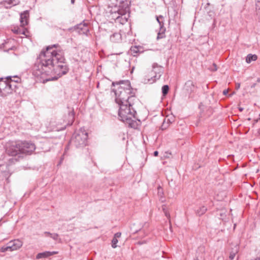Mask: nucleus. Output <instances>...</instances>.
<instances>
[{
  "mask_svg": "<svg viewBox=\"0 0 260 260\" xmlns=\"http://www.w3.org/2000/svg\"><path fill=\"white\" fill-rule=\"evenodd\" d=\"M239 247L237 245H236L234 248V249L230 252L229 258L231 260H233L235 257L236 254L238 252Z\"/></svg>",
  "mask_w": 260,
  "mask_h": 260,
  "instance_id": "dca6fc26",
  "label": "nucleus"
},
{
  "mask_svg": "<svg viewBox=\"0 0 260 260\" xmlns=\"http://www.w3.org/2000/svg\"><path fill=\"white\" fill-rule=\"evenodd\" d=\"M69 116L71 118V121H73L74 119V113L73 112H70L69 114Z\"/></svg>",
  "mask_w": 260,
  "mask_h": 260,
  "instance_id": "c85d7f7f",
  "label": "nucleus"
},
{
  "mask_svg": "<svg viewBox=\"0 0 260 260\" xmlns=\"http://www.w3.org/2000/svg\"><path fill=\"white\" fill-rule=\"evenodd\" d=\"M257 57L255 54H249L246 58V61L247 63H250L251 61H255L257 59Z\"/></svg>",
  "mask_w": 260,
  "mask_h": 260,
  "instance_id": "f3484780",
  "label": "nucleus"
},
{
  "mask_svg": "<svg viewBox=\"0 0 260 260\" xmlns=\"http://www.w3.org/2000/svg\"><path fill=\"white\" fill-rule=\"evenodd\" d=\"M228 89H225L223 91V94L225 95H227L228 93Z\"/></svg>",
  "mask_w": 260,
  "mask_h": 260,
  "instance_id": "c756f323",
  "label": "nucleus"
},
{
  "mask_svg": "<svg viewBox=\"0 0 260 260\" xmlns=\"http://www.w3.org/2000/svg\"><path fill=\"white\" fill-rule=\"evenodd\" d=\"M21 154H31L36 149L35 145L30 142L21 141Z\"/></svg>",
  "mask_w": 260,
  "mask_h": 260,
  "instance_id": "1a4fd4ad",
  "label": "nucleus"
},
{
  "mask_svg": "<svg viewBox=\"0 0 260 260\" xmlns=\"http://www.w3.org/2000/svg\"><path fill=\"white\" fill-rule=\"evenodd\" d=\"M162 190V188L160 187H158V192L160 191V190Z\"/></svg>",
  "mask_w": 260,
  "mask_h": 260,
  "instance_id": "c9c22d12",
  "label": "nucleus"
},
{
  "mask_svg": "<svg viewBox=\"0 0 260 260\" xmlns=\"http://www.w3.org/2000/svg\"><path fill=\"white\" fill-rule=\"evenodd\" d=\"M21 141L9 142L6 145V152L13 156L21 154Z\"/></svg>",
  "mask_w": 260,
  "mask_h": 260,
  "instance_id": "0eeeda50",
  "label": "nucleus"
},
{
  "mask_svg": "<svg viewBox=\"0 0 260 260\" xmlns=\"http://www.w3.org/2000/svg\"><path fill=\"white\" fill-rule=\"evenodd\" d=\"M256 5L257 8H258V9H260V1H257Z\"/></svg>",
  "mask_w": 260,
  "mask_h": 260,
  "instance_id": "7c9ffc66",
  "label": "nucleus"
},
{
  "mask_svg": "<svg viewBox=\"0 0 260 260\" xmlns=\"http://www.w3.org/2000/svg\"><path fill=\"white\" fill-rule=\"evenodd\" d=\"M256 86V84L255 83H254L252 85H251V88H254L255 87V86Z\"/></svg>",
  "mask_w": 260,
  "mask_h": 260,
  "instance_id": "72a5a7b5",
  "label": "nucleus"
},
{
  "mask_svg": "<svg viewBox=\"0 0 260 260\" xmlns=\"http://www.w3.org/2000/svg\"><path fill=\"white\" fill-rule=\"evenodd\" d=\"M158 151H154V156H157V155H158Z\"/></svg>",
  "mask_w": 260,
  "mask_h": 260,
  "instance_id": "2f4dec72",
  "label": "nucleus"
},
{
  "mask_svg": "<svg viewBox=\"0 0 260 260\" xmlns=\"http://www.w3.org/2000/svg\"><path fill=\"white\" fill-rule=\"evenodd\" d=\"M116 85V88L113 89V90L115 93L116 103L121 104L134 102L136 99L134 96L135 92L132 88L129 81L122 82Z\"/></svg>",
  "mask_w": 260,
  "mask_h": 260,
  "instance_id": "f03ea898",
  "label": "nucleus"
},
{
  "mask_svg": "<svg viewBox=\"0 0 260 260\" xmlns=\"http://www.w3.org/2000/svg\"><path fill=\"white\" fill-rule=\"evenodd\" d=\"M243 108H242V107H239V110L240 111L242 112L243 110Z\"/></svg>",
  "mask_w": 260,
  "mask_h": 260,
  "instance_id": "473e14b6",
  "label": "nucleus"
},
{
  "mask_svg": "<svg viewBox=\"0 0 260 260\" xmlns=\"http://www.w3.org/2000/svg\"><path fill=\"white\" fill-rule=\"evenodd\" d=\"M169 89V86L167 85H164L162 87L161 89H162V92L163 95H165L168 93Z\"/></svg>",
  "mask_w": 260,
  "mask_h": 260,
  "instance_id": "5701e85b",
  "label": "nucleus"
},
{
  "mask_svg": "<svg viewBox=\"0 0 260 260\" xmlns=\"http://www.w3.org/2000/svg\"><path fill=\"white\" fill-rule=\"evenodd\" d=\"M87 133L82 130H80L72 139V142L77 148L83 147L87 144Z\"/></svg>",
  "mask_w": 260,
  "mask_h": 260,
  "instance_id": "423d86ee",
  "label": "nucleus"
},
{
  "mask_svg": "<svg viewBox=\"0 0 260 260\" xmlns=\"http://www.w3.org/2000/svg\"><path fill=\"white\" fill-rule=\"evenodd\" d=\"M118 240L116 238H113L112 240V247L113 248H115L117 247V244L118 243Z\"/></svg>",
  "mask_w": 260,
  "mask_h": 260,
  "instance_id": "b1692460",
  "label": "nucleus"
},
{
  "mask_svg": "<svg viewBox=\"0 0 260 260\" xmlns=\"http://www.w3.org/2000/svg\"><path fill=\"white\" fill-rule=\"evenodd\" d=\"M185 86H186V87H187V86H193V83H192V81H188L187 82H186V83H185Z\"/></svg>",
  "mask_w": 260,
  "mask_h": 260,
  "instance_id": "bb28decb",
  "label": "nucleus"
},
{
  "mask_svg": "<svg viewBox=\"0 0 260 260\" xmlns=\"http://www.w3.org/2000/svg\"><path fill=\"white\" fill-rule=\"evenodd\" d=\"M16 88V85L9 82V80L3 78L0 79V96H6L12 94Z\"/></svg>",
  "mask_w": 260,
  "mask_h": 260,
  "instance_id": "39448f33",
  "label": "nucleus"
},
{
  "mask_svg": "<svg viewBox=\"0 0 260 260\" xmlns=\"http://www.w3.org/2000/svg\"><path fill=\"white\" fill-rule=\"evenodd\" d=\"M209 69L211 71H216L217 69V66L215 63H213L212 65L209 68Z\"/></svg>",
  "mask_w": 260,
  "mask_h": 260,
  "instance_id": "a878e982",
  "label": "nucleus"
},
{
  "mask_svg": "<svg viewBox=\"0 0 260 260\" xmlns=\"http://www.w3.org/2000/svg\"><path fill=\"white\" fill-rule=\"evenodd\" d=\"M156 20L158 23L159 24L160 29L161 32H158L157 34V39H159L163 38L164 37V32L165 31V28L164 27V23L162 21L164 17L160 15L159 16H156Z\"/></svg>",
  "mask_w": 260,
  "mask_h": 260,
  "instance_id": "9d476101",
  "label": "nucleus"
},
{
  "mask_svg": "<svg viewBox=\"0 0 260 260\" xmlns=\"http://www.w3.org/2000/svg\"><path fill=\"white\" fill-rule=\"evenodd\" d=\"M71 2L72 4H74V0H71Z\"/></svg>",
  "mask_w": 260,
  "mask_h": 260,
  "instance_id": "e433bc0d",
  "label": "nucleus"
},
{
  "mask_svg": "<svg viewBox=\"0 0 260 260\" xmlns=\"http://www.w3.org/2000/svg\"><path fill=\"white\" fill-rule=\"evenodd\" d=\"M110 40L113 43H119L121 41V35L119 32L114 33L110 37Z\"/></svg>",
  "mask_w": 260,
  "mask_h": 260,
  "instance_id": "ddd939ff",
  "label": "nucleus"
},
{
  "mask_svg": "<svg viewBox=\"0 0 260 260\" xmlns=\"http://www.w3.org/2000/svg\"><path fill=\"white\" fill-rule=\"evenodd\" d=\"M56 253H57V252H56V251H52V252L45 251V252L38 253L37 254L36 257L37 259L45 258V257H49L51 255H52L56 254Z\"/></svg>",
  "mask_w": 260,
  "mask_h": 260,
  "instance_id": "f8f14e48",
  "label": "nucleus"
},
{
  "mask_svg": "<svg viewBox=\"0 0 260 260\" xmlns=\"http://www.w3.org/2000/svg\"><path fill=\"white\" fill-rule=\"evenodd\" d=\"M257 81H258V82H259V81H260V79H257Z\"/></svg>",
  "mask_w": 260,
  "mask_h": 260,
  "instance_id": "4c0bfd02",
  "label": "nucleus"
},
{
  "mask_svg": "<svg viewBox=\"0 0 260 260\" xmlns=\"http://www.w3.org/2000/svg\"><path fill=\"white\" fill-rule=\"evenodd\" d=\"M57 46H49L42 51L39 56L40 62L35 63L32 68V74L44 82L56 80L68 72L63 52L56 50Z\"/></svg>",
  "mask_w": 260,
  "mask_h": 260,
  "instance_id": "f257e3e1",
  "label": "nucleus"
},
{
  "mask_svg": "<svg viewBox=\"0 0 260 260\" xmlns=\"http://www.w3.org/2000/svg\"><path fill=\"white\" fill-rule=\"evenodd\" d=\"M133 105L134 102L118 104L119 106L118 115L120 120L123 122H128L131 127H133L131 122V120L133 118H135L136 114V111L133 107Z\"/></svg>",
  "mask_w": 260,
  "mask_h": 260,
  "instance_id": "7ed1b4c3",
  "label": "nucleus"
},
{
  "mask_svg": "<svg viewBox=\"0 0 260 260\" xmlns=\"http://www.w3.org/2000/svg\"><path fill=\"white\" fill-rule=\"evenodd\" d=\"M164 73V68L157 63H153L152 70L145 75L143 82L145 84L153 83L159 79Z\"/></svg>",
  "mask_w": 260,
  "mask_h": 260,
  "instance_id": "20e7f679",
  "label": "nucleus"
},
{
  "mask_svg": "<svg viewBox=\"0 0 260 260\" xmlns=\"http://www.w3.org/2000/svg\"><path fill=\"white\" fill-rule=\"evenodd\" d=\"M7 175V165L5 164H0V175Z\"/></svg>",
  "mask_w": 260,
  "mask_h": 260,
  "instance_id": "a211bd4d",
  "label": "nucleus"
},
{
  "mask_svg": "<svg viewBox=\"0 0 260 260\" xmlns=\"http://www.w3.org/2000/svg\"><path fill=\"white\" fill-rule=\"evenodd\" d=\"M120 236H121V233L118 232V233H116L114 235V238L117 239V238L120 237Z\"/></svg>",
  "mask_w": 260,
  "mask_h": 260,
  "instance_id": "cd10ccee",
  "label": "nucleus"
},
{
  "mask_svg": "<svg viewBox=\"0 0 260 260\" xmlns=\"http://www.w3.org/2000/svg\"><path fill=\"white\" fill-rule=\"evenodd\" d=\"M256 260H260V257L257 258V259H256Z\"/></svg>",
  "mask_w": 260,
  "mask_h": 260,
  "instance_id": "58836bf2",
  "label": "nucleus"
},
{
  "mask_svg": "<svg viewBox=\"0 0 260 260\" xmlns=\"http://www.w3.org/2000/svg\"><path fill=\"white\" fill-rule=\"evenodd\" d=\"M23 245V242L19 240L15 239L8 243L6 245L0 248V252H5L7 251H13L20 248Z\"/></svg>",
  "mask_w": 260,
  "mask_h": 260,
  "instance_id": "6e6552de",
  "label": "nucleus"
},
{
  "mask_svg": "<svg viewBox=\"0 0 260 260\" xmlns=\"http://www.w3.org/2000/svg\"><path fill=\"white\" fill-rule=\"evenodd\" d=\"M116 20L119 22L121 24H123L125 22L127 21V18L126 17L125 15H118L116 17Z\"/></svg>",
  "mask_w": 260,
  "mask_h": 260,
  "instance_id": "2eb2a0df",
  "label": "nucleus"
},
{
  "mask_svg": "<svg viewBox=\"0 0 260 260\" xmlns=\"http://www.w3.org/2000/svg\"><path fill=\"white\" fill-rule=\"evenodd\" d=\"M7 80H9V82L14 83L16 86V83L20 82L21 79L17 76H8L6 78Z\"/></svg>",
  "mask_w": 260,
  "mask_h": 260,
  "instance_id": "4468645a",
  "label": "nucleus"
},
{
  "mask_svg": "<svg viewBox=\"0 0 260 260\" xmlns=\"http://www.w3.org/2000/svg\"><path fill=\"white\" fill-rule=\"evenodd\" d=\"M29 13L28 11H25L20 14V24L22 26L27 25L28 23Z\"/></svg>",
  "mask_w": 260,
  "mask_h": 260,
  "instance_id": "9b49d317",
  "label": "nucleus"
},
{
  "mask_svg": "<svg viewBox=\"0 0 260 260\" xmlns=\"http://www.w3.org/2000/svg\"><path fill=\"white\" fill-rule=\"evenodd\" d=\"M162 211L165 215V216L169 218L170 217V214L168 212V210H167V207L166 205H164L162 206Z\"/></svg>",
  "mask_w": 260,
  "mask_h": 260,
  "instance_id": "4be33fe9",
  "label": "nucleus"
},
{
  "mask_svg": "<svg viewBox=\"0 0 260 260\" xmlns=\"http://www.w3.org/2000/svg\"><path fill=\"white\" fill-rule=\"evenodd\" d=\"M206 211L207 208L205 206H202L197 210V214H198L199 216H201L204 214Z\"/></svg>",
  "mask_w": 260,
  "mask_h": 260,
  "instance_id": "412c9836",
  "label": "nucleus"
},
{
  "mask_svg": "<svg viewBox=\"0 0 260 260\" xmlns=\"http://www.w3.org/2000/svg\"><path fill=\"white\" fill-rule=\"evenodd\" d=\"M240 84H238L237 85L236 88H237V89L239 88H240Z\"/></svg>",
  "mask_w": 260,
  "mask_h": 260,
  "instance_id": "f704fd0d",
  "label": "nucleus"
},
{
  "mask_svg": "<svg viewBox=\"0 0 260 260\" xmlns=\"http://www.w3.org/2000/svg\"><path fill=\"white\" fill-rule=\"evenodd\" d=\"M259 119L260 120V113H259Z\"/></svg>",
  "mask_w": 260,
  "mask_h": 260,
  "instance_id": "ea45409f",
  "label": "nucleus"
},
{
  "mask_svg": "<svg viewBox=\"0 0 260 260\" xmlns=\"http://www.w3.org/2000/svg\"><path fill=\"white\" fill-rule=\"evenodd\" d=\"M20 3L19 0H7L4 2L5 5H12L13 6H16Z\"/></svg>",
  "mask_w": 260,
  "mask_h": 260,
  "instance_id": "6ab92c4d",
  "label": "nucleus"
},
{
  "mask_svg": "<svg viewBox=\"0 0 260 260\" xmlns=\"http://www.w3.org/2000/svg\"><path fill=\"white\" fill-rule=\"evenodd\" d=\"M45 236L46 237H50L53 239L56 240L57 239L58 235L56 233H50L49 232H45L44 233Z\"/></svg>",
  "mask_w": 260,
  "mask_h": 260,
  "instance_id": "aec40b11",
  "label": "nucleus"
},
{
  "mask_svg": "<svg viewBox=\"0 0 260 260\" xmlns=\"http://www.w3.org/2000/svg\"><path fill=\"white\" fill-rule=\"evenodd\" d=\"M131 52L134 54V55H135L134 54L137 53L139 51L138 48L136 46L132 47L131 49Z\"/></svg>",
  "mask_w": 260,
  "mask_h": 260,
  "instance_id": "393cba45",
  "label": "nucleus"
}]
</instances>
